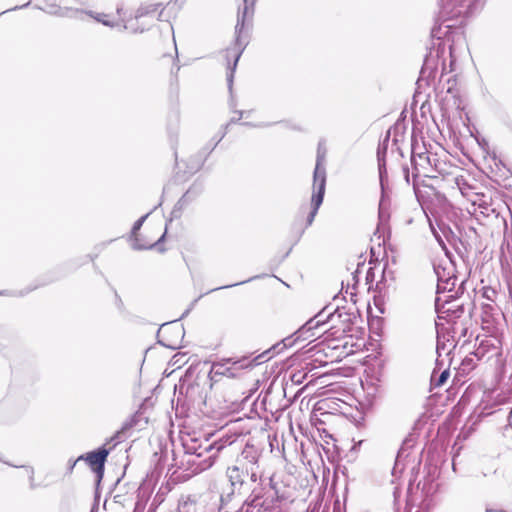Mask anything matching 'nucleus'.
<instances>
[{"label":"nucleus","mask_w":512,"mask_h":512,"mask_svg":"<svg viewBox=\"0 0 512 512\" xmlns=\"http://www.w3.org/2000/svg\"><path fill=\"white\" fill-rule=\"evenodd\" d=\"M388 138H389V136L386 137V139L383 141L382 144H380L378 146V149H377L379 177H380V182H381L382 186L384 185V177L386 175L385 155H386V150H387V145H388Z\"/></svg>","instance_id":"nucleus-15"},{"label":"nucleus","mask_w":512,"mask_h":512,"mask_svg":"<svg viewBox=\"0 0 512 512\" xmlns=\"http://www.w3.org/2000/svg\"><path fill=\"white\" fill-rule=\"evenodd\" d=\"M28 6V3H25L24 5H22V8H25Z\"/></svg>","instance_id":"nucleus-32"},{"label":"nucleus","mask_w":512,"mask_h":512,"mask_svg":"<svg viewBox=\"0 0 512 512\" xmlns=\"http://www.w3.org/2000/svg\"><path fill=\"white\" fill-rule=\"evenodd\" d=\"M28 6V3H25L24 5H22V8H25Z\"/></svg>","instance_id":"nucleus-33"},{"label":"nucleus","mask_w":512,"mask_h":512,"mask_svg":"<svg viewBox=\"0 0 512 512\" xmlns=\"http://www.w3.org/2000/svg\"><path fill=\"white\" fill-rule=\"evenodd\" d=\"M164 238V234L161 235L160 239L158 241H161Z\"/></svg>","instance_id":"nucleus-34"},{"label":"nucleus","mask_w":512,"mask_h":512,"mask_svg":"<svg viewBox=\"0 0 512 512\" xmlns=\"http://www.w3.org/2000/svg\"><path fill=\"white\" fill-rule=\"evenodd\" d=\"M2 294H3V293H2V292H0V295H2Z\"/></svg>","instance_id":"nucleus-37"},{"label":"nucleus","mask_w":512,"mask_h":512,"mask_svg":"<svg viewBox=\"0 0 512 512\" xmlns=\"http://www.w3.org/2000/svg\"><path fill=\"white\" fill-rule=\"evenodd\" d=\"M50 13L56 14L62 17H70V18H76V19H83L86 12L79 10V9H73L69 7H59L55 10H51Z\"/></svg>","instance_id":"nucleus-17"},{"label":"nucleus","mask_w":512,"mask_h":512,"mask_svg":"<svg viewBox=\"0 0 512 512\" xmlns=\"http://www.w3.org/2000/svg\"><path fill=\"white\" fill-rule=\"evenodd\" d=\"M321 314L317 315L315 319L307 321L296 333V341L302 339L308 340L315 337L314 329L330 324L329 329L334 330L332 334H344L350 331L353 320L356 318L354 313L347 311L345 308H337L334 312L327 316V321H323Z\"/></svg>","instance_id":"nucleus-1"},{"label":"nucleus","mask_w":512,"mask_h":512,"mask_svg":"<svg viewBox=\"0 0 512 512\" xmlns=\"http://www.w3.org/2000/svg\"><path fill=\"white\" fill-rule=\"evenodd\" d=\"M411 162L417 173H422L424 176H428L429 167H431V159L427 153H413Z\"/></svg>","instance_id":"nucleus-14"},{"label":"nucleus","mask_w":512,"mask_h":512,"mask_svg":"<svg viewBox=\"0 0 512 512\" xmlns=\"http://www.w3.org/2000/svg\"><path fill=\"white\" fill-rule=\"evenodd\" d=\"M79 460L77 459L76 461H74L73 463L70 464V467H69V470L72 471L76 465V463L78 462Z\"/></svg>","instance_id":"nucleus-29"},{"label":"nucleus","mask_w":512,"mask_h":512,"mask_svg":"<svg viewBox=\"0 0 512 512\" xmlns=\"http://www.w3.org/2000/svg\"><path fill=\"white\" fill-rule=\"evenodd\" d=\"M259 453L253 446H245L240 456L236 459V463L241 466L244 465L246 473L249 472V466L254 467L257 465Z\"/></svg>","instance_id":"nucleus-13"},{"label":"nucleus","mask_w":512,"mask_h":512,"mask_svg":"<svg viewBox=\"0 0 512 512\" xmlns=\"http://www.w3.org/2000/svg\"><path fill=\"white\" fill-rule=\"evenodd\" d=\"M449 377V371L448 370H444L438 377V379H434V376H432V380L435 382V385L436 386H442L448 379Z\"/></svg>","instance_id":"nucleus-19"},{"label":"nucleus","mask_w":512,"mask_h":512,"mask_svg":"<svg viewBox=\"0 0 512 512\" xmlns=\"http://www.w3.org/2000/svg\"><path fill=\"white\" fill-rule=\"evenodd\" d=\"M252 279H253V278H250V279H249V281H250V280H252ZM246 282H248V280H246V281H241V282H239V283H235V284H231V285L222 286V287H219L218 289L230 288V287H233V286H236V285L244 284V283H246Z\"/></svg>","instance_id":"nucleus-25"},{"label":"nucleus","mask_w":512,"mask_h":512,"mask_svg":"<svg viewBox=\"0 0 512 512\" xmlns=\"http://www.w3.org/2000/svg\"><path fill=\"white\" fill-rule=\"evenodd\" d=\"M125 29H131L134 32H143L146 28L145 27H134L133 25H125Z\"/></svg>","instance_id":"nucleus-24"},{"label":"nucleus","mask_w":512,"mask_h":512,"mask_svg":"<svg viewBox=\"0 0 512 512\" xmlns=\"http://www.w3.org/2000/svg\"><path fill=\"white\" fill-rule=\"evenodd\" d=\"M486 512H492V510H490V509H488V508H487V509H486Z\"/></svg>","instance_id":"nucleus-35"},{"label":"nucleus","mask_w":512,"mask_h":512,"mask_svg":"<svg viewBox=\"0 0 512 512\" xmlns=\"http://www.w3.org/2000/svg\"><path fill=\"white\" fill-rule=\"evenodd\" d=\"M246 474L247 473L245 471L244 465L241 466L238 463H235L234 465L227 468L226 476L232 487V492H235L242 487Z\"/></svg>","instance_id":"nucleus-12"},{"label":"nucleus","mask_w":512,"mask_h":512,"mask_svg":"<svg viewBox=\"0 0 512 512\" xmlns=\"http://www.w3.org/2000/svg\"><path fill=\"white\" fill-rule=\"evenodd\" d=\"M189 194H190V191H187V192L183 195V197L181 198V200H180V201H181V202H183V203H184V202H186V200H187V199H188V197H189Z\"/></svg>","instance_id":"nucleus-27"},{"label":"nucleus","mask_w":512,"mask_h":512,"mask_svg":"<svg viewBox=\"0 0 512 512\" xmlns=\"http://www.w3.org/2000/svg\"><path fill=\"white\" fill-rule=\"evenodd\" d=\"M160 4H145L138 8L135 20L138 22L140 20H144L146 26L152 25L156 20L163 21L164 20V9H162L159 13H157Z\"/></svg>","instance_id":"nucleus-8"},{"label":"nucleus","mask_w":512,"mask_h":512,"mask_svg":"<svg viewBox=\"0 0 512 512\" xmlns=\"http://www.w3.org/2000/svg\"><path fill=\"white\" fill-rule=\"evenodd\" d=\"M28 6V3H25L24 5H22V8H25Z\"/></svg>","instance_id":"nucleus-31"},{"label":"nucleus","mask_w":512,"mask_h":512,"mask_svg":"<svg viewBox=\"0 0 512 512\" xmlns=\"http://www.w3.org/2000/svg\"><path fill=\"white\" fill-rule=\"evenodd\" d=\"M216 455H186L182 460V465L186 466L187 476L198 474L209 469L215 462Z\"/></svg>","instance_id":"nucleus-7"},{"label":"nucleus","mask_w":512,"mask_h":512,"mask_svg":"<svg viewBox=\"0 0 512 512\" xmlns=\"http://www.w3.org/2000/svg\"><path fill=\"white\" fill-rule=\"evenodd\" d=\"M433 269L437 277V293L450 292L455 287L456 275L455 266L448 256L447 251L445 257L434 262Z\"/></svg>","instance_id":"nucleus-5"},{"label":"nucleus","mask_w":512,"mask_h":512,"mask_svg":"<svg viewBox=\"0 0 512 512\" xmlns=\"http://www.w3.org/2000/svg\"><path fill=\"white\" fill-rule=\"evenodd\" d=\"M109 454V450L102 447L98 451L89 452L86 455H81L78 460H85L91 469L96 472L99 477H102L104 471V464Z\"/></svg>","instance_id":"nucleus-11"},{"label":"nucleus","mask_w":512,"mask_h":512,"mask_svg":"<svg viewBox=\"0 0 512 512\" xmlns=\"http://www.w3.org/2000/svg\"><path fill=\"white\" fill-rule=\"evenodd\" d=\"M276 491L272 488H253L239 512H273L278 505Z\"/></svg>","instance_id":"nucleus-4"},{"label":"nucleus","mask_w":512,"mask_h":512,"mask_svg":"<svg viewBox=\"0 0 512 512\" xmlns=\"http://www.w3.org/2000/svg\"><path fill=\"white\" fill-rule=\"evenodd\" d=\"M440 302H441L440 297H437V298H436V300H435V306H436V308H437L438 310L440 309V305H441V304H440Z\"/></svg>","instance_id":"nucleus-28"},{"label":"nucleus","mask_w":512,"mask_h":512,"mask_svg":"<svg viewBox=\"0 0 512 512\" xmlns=\"http://www.w3.org/2000/svg\"><path fill=\"white\" fill-rule=\"evenodd\" d=\"M25 469H26L27 473L29 474V478H30V482H31L30 486H31V488H34L35 487V485L33 484L34 469L32 467H29V466L25 467Z\"/></svg>","instance_id":"nucleus-22"},{"label":"nucleus","mask_w":512,"mask_h":512,"mask_svg":"<svg viewBox=\"0 0 512 512\" xmlns=\"http://www.w3.org/2000/svg\"><path fill=\"white\" fill-rule=\"evenodd\" d=\"M183 448L185 451L184 456L198 455V454H202V455L215 454V455H217V453L222 449V446H218L216 448L214 445L209 444L207 442H205V444L203 445L197 439L189 438L183 442Z\"/></svg>","instance_id":"nucleus-9"},{"label":"nucleus","mask_w":512,"mask_h":512,"mask_svg":"<svg viewBox=\"0 0 512 512\" xmlns=\"http://www.w3.org/2000/svg\"><path fill=\"white\" fill-rule=\"evenodd\" d=\"M470 4L471 0H440L443 14L450 18L467 14Z\"/></svg>","instance_id":"nucleus-10"},{"label":"nucleus","mask_w":512,"mask_h":512,"mask_svg":"<svg viewBox=\"0 0 512 512\" xmlns=\"http://www.w3.org/2000/svg\"><path fill=\"white\" fill-rule=\"evenodd\" d=\"M248 474H250V479L252 482L258 481V475H257V472L255 471L254 467H249Z\"/></svg>","instance_id":"nucleus-23"},{"label":"nucleus","mask_w":512,"mask_h":512,"mask_svg":"<svg viewBox=\"0 0 512 512\" xmlns=\"http://www.w3.org/2000/svg\"><path fill=\"white\" fill-rule=\"evenodd\" d=\"M326 148L322 141L318 144L317 160L313 175V194L311 197V210L307 217V226H310L320 208L326 186V170H325Z\"/></svg>","instance_id":"nucleus-2"},{"label":"nucleus","mask_w":512,"mask_h":512,"mask_svg":"<svg viewBox=\"0 0 512 512\" xmlns=\"http://www.w3.org/2000/svg\"><path fill=\"white\" fill-rule=\"evenodd\" d=\"M437 58H438V52L436 53V56L434 57L432 53H430L428 56H426L424 60V66L423 69L425 70H433L437 66Z\"/></svg>","instance_id":"nucleus-18"},{"label":"nucleus","mask_w":512,"mask_h":512,"mask_svg":"<svg viewBox=\"0 0 512 512\" xmlns=\"http://www.w3.org/2000/svg\"><path fill=\"white\" fill-rule=\"evenodd\" d=\"M405 173H406V181L409 183V175H408V170L405 169Z\"/></svg>","instance_id":"nucleus-30"},{"label":"nucleus","mask_w":512,"mask_h":512,"mask_svg":"<svg viewBox=\"0 0 512 512\" xmlns=\"http://www.w3.org/2000/svg\"><path fill=\"white\" fill-rule=\"evenodd\" d=\"M148 215L149 214L142 216L133 225L132 235L134 236V239L132 240V248L135 250L150 249V248L154 247L156 244V243H152V244H148V245L141 244L139 239L136 237L137 231L141 228V226L143 225V223L146 220V218L148 217Z\"/></svg>","instance_id":"nucleus-16"},{"label":"nucleus","mask_w":512,"mask_h":512,"mask_svg":"<svg viewBox=\"0 0 512 512\" xmlns=\"http://www.w3.org/2000/svg\"><path fill=\"white\" fill-rule=\"evenodd\" d=\"M363 264L362 265H358L357 269L355 270V272H353L351 274L352 276V280H353V287H355L359 281V274L361 273V270L363 268Z\"/></svg>","instance_id":"nucleus-21"},{"label":"nucleus","mask_w":512,"mask_h":512,"mask_svg":"<svg viewBox=\"0 0 512 512\" xmlns=\"http://www.w3.org/2000/svg\"><path fill=\"white\" fill-rule=\"evenodd\" d=\"M96 21L101 22L105 26H113V23L107 19V15L105 14H97L94 16Z\"/></svg>","instance_id":"nucleus-20"},{"label":"nucleus","mask_w":512,"mask_h":512,"mask_svg":"<svg viewBox=\"0 0 512 512\" xmlns=\"http://www.w3.org/2000/svg\"><path fill=\"white\" fill-rule=\"evenodd\" d=\"M244 2H245V6H244V9L242 12V16H241V18L238 17V21H237V24L235 27L237 39L231 47H229L225 50V53H224V57L227 62V70H228L227 83H228L229 90L232 89L234 72L237 67L239 58L244 50V44L241 41V33L245 27L246 21L249 22L251 15H252V10H250V8L248 7L247 0H244Z\"/></svg>","instance_id":"nucleus-3"},{"label":"nucleus","mask_w":512,"mask_h":512,"mask_svg":"<svg viewBox=\"0 0 512 512\" xmlns=\"http://www.w3.org/2000/svg\"><path fill=\"white\" fill-rule=\"evenodd\" d=\"M371 275H372V268H369L367 273H366V281H370L371 279Z\"/></svg>","instance_id":"nucleus-26"},{"label":"nucleus","mask_w":512,"mask_h":512,"mask_svg":"<svg viewBox=\"0 0 512 512\" xmlns=\"http://www.w3.org/2000/svg\"><path fill=\"white\" fill-rule=\"evenodd\" d=\"M416 512H423V511H421V510H417Z\"/></svg>","instance_id":"nucleus-36"},{"label":"nucleus","mask_w":512,"mask_h":512,"mask_svg":"<svg viewBox=\"0 0 512 512\" xmlns=\"http://www.w3.org/2000/svg\"><path fill=\"white\" fill-rule=\"evenodd\" d=\"M249 366H251V362H249L246 358L241 360H232L228 358L214 362L211 366L209 374L211 379H214L216 376L235 378L239 375L241 370H244Z\"/></svg>","instance_id":"nucleus-6"}]
</instances>
